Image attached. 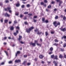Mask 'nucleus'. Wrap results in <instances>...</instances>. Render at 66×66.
<instances>
[{"instance_id": "obj_1", "label": "nucleus", "mask_w": 66, "mask_h": 66, "mask_svg": "<svg viewBox=\"0 0 66 66\" xmlns=\"http://www.w3.org/2000/svg\"><path fill=\"white\" fill-rule=\"evenodd\" d=\"M53 24L55 27H56L57 25H60V23L59 22L55 21L53 22Z\"/></svg>"}, {"instance_id": "obj_2", "label": "nucleus", "mask_w": 66, "mask_h": 66, "mask_svg": "<svg viewBox=\"0 0 66 66\" xmlns=\"http://www.w3.org/2000/svg\"><path fill=\"white\" fill-rule=\"evenodd\" d=\"M34 29V27H30V28H29V29H27L26 31L27 33H30L31 30H33Z\"/></svg>"}, {"instance_id": "obj_3", "label": "nucleus", "mask_w": 66, "mask_h": 66, "mask_svg": "<svg viewBox=\"0 0 66 66\" xmlns=\"http://www.w3.org/2000/svg\"><path fill=\"white\" fill-rule=\"evenodd\" d=\"M11 8L10 7H8L7 8L5 9V11H9V13H11L12 12V11L11 9Z\"/></svg>"}, {"instance_id": "obj_4", "label": "nucleus", "mask_w": 66, "mask_h": 66, "mask_svg": "<svg viewBox=\"0 0 66 66\" xmlns=\"http://www.w3.org/2000/svg\"><path fill=\"white\" fill-rule=\"evenodd\" d=\"M16 33L14 32V36H16V35H17V34L18 33V30H16Z\"/></svg>"}, {"instance_id": "obj_5", "label": "nucleus", "mask_w": 66, "mask_h": 66, "mask_svg": "<svg viewBox=\"0 0 66 66\" xmlns=\"http://www.w3.org/2000/svg\"><path fill=\"white\" fill-rule=\"evenodd\" d=\"M30 45H31L33 47H35V43H32V42L30 43Z\"/></svg>"}, {"instance_id": "obj_6", "label": "nucleus", "mask_w": 66, "mask_h": 66, "mask_svg": "<svg viewBox=\"0 0 66 66\" xmlns=\"http://www.w3.org/2000/svg\"><path fill=\"white\" fill-rule=\"evenodd\" d=\"M20 51H17V53H16L15 56H17V54H20Z\"/></svg>"}, {"instance_id": "obj_7", "label": "nucleus", "mask_w": 66, "mask_h": 66, "mask_svg": "<svg viewBox=\"0 0 66 66\" xmlns=\"http://www.w3.org/2000/svg\"><path fill=\"white\" fill-rule=\"evenodd\" d=\"M21 62V60H16L15 61V63H20Z\"/></svg>"}, {"instance_id": "obj_8", "label": "nucleus", "mask_w": 66, "mask_h": 66, "mask_svg": "<svg viewBox=\"0 0 66 66\" xmlns=\"http://www.w3.org/2000/svg\"><path fill=\"white\" fill-rule=\"evenodd\" d=\"M60 30L61 31H63V32H65V31H66V29L65 28H64L63 29L61 28Z\"/></svg>"}, {"instance_id": "obj_9", "label": "nucleus", "mask_w": 66, "mask_h": 66, "mask_svg": "<svg viewBox=\"0 0 66 66\" xmlns=\"http://www.w3.org/2000/svg\"><path fill=\"white\" fill-rule=\"evenodd\" d=\"M10 15H9L7 13H6L5 14V16H6V17L7 16L9 17H10Z\"/></svg>"}, {"instance_id": "obj_10", "label": "nucleus", "mask_w": 66, "mask_h": 66, "mask_svg": "<svg viewBox=\"0 0 66 66\" xmlns=\"http://www.w3.org/2000/svg\"><path fill=\"white\" fill-rule=\"evenodd\" d=\"M22 38V36H19V40L20 41V40H21V39Z\"/></svg>"}, {"instance_id": "obj_11", "label": "nucleus", "mask_w": 66, "mask_h": 66, "mask_svg": "<svg viewBox=\"0 0 66 66\" xmlns=\"http://www.w3.org/2000/svg\"><path fill=\"white\" fill-rule=\"evenodd\" d=\"M20 6V4L19 3H18L16 4V6H17V7L19 6Z\"/></svg>"}, {"instance_id": "obj_12", "label": "nucleus", "mask_w": 66, "mask_h": 66, "mask_svg": "<svg viewBox=\"0 0 66 66\" xmlns=\"http://www.w3.org/2000/svg\"><path fill=\"white\" fill-rule=\"evenodd\" d=\"M39 57L41 59H42L43 58V56L42 55H40L39 56Z\"/></svg>"}, {"instance_id": "obj_13", "label": "nucleus", "mask_w": 66, "mask_h": 66, "mask_svg": "<svg viewBox=\"0 0 66 66\" xmlns=\"http://www.w3.org/2000/svg\"><path fill=\"white\" fill-rule=\"evenodd\" d=\"M57 57V56L56 55L55 56V60H58Z\"/></svg>"}, {"instance_id": "obj_14", "label": "nucleus", "mask_w": 66, "mask_h": 66, "mask_svg": "<svg viewBox=\"0 0 66 66\" xmlns=\"http://www.w3.org/2000/svg\"><path fill=\"white\" fill-rule=\"evenodd\" d=\"M59 4V6H60V5H61V4H62L63 3V2L62 1H60Z\"/></svg>"}, {"instance_id": "obj_15", "label": "nucleus", "mask_w": 66, "mask_h": 66, "mask_svg": "<svg viewBox=\"0 0 66 66\" xmlns=\"http://www.w3.org/2000/svg\"><path fill=\"white\" fill-rule=\"evenodd\" d=\"M50 51H53V48L52 47H51L50 48Z\"/></svg>"}, {"instance_id": "obj_16", "label": "nucleus", "mask_w": 66, "mask_h": 66, "mask_svg": "<svg viewBox=\"0 0 66 66\" xmlns=\"http://www.w3.org/2000/svg\"><path fill=\"white\" fill-rule=\"evenodd\" d=\"M48 33L47 31H46L45 32V36H48Z\"/></svg>"}, {"instance_id": "obj_17", "label": "nucleus", "mask_w": 66, "mask_h": 66, "mask_svg": "<svg viewBox=\"0 0 66 66\" xmlns=\"http://www.w3.org/2000/svg\"><path fill=\"white\" fill-rule=\"evenodd\" d=\"M23 15H22V14H21L20 15V18H22L23 16Z\"/></svg>"}, {"instance_id": "obj_18", "label": "nucleus", "mask_w": 66, "mask_h": 66, "mask_svg": "<svg viewBox=\"0 0 66 66\" xmlns=\"http://www.w3.org/2000/svg\"><path fill=\"white\" fill-rule=\"evenodd\" d=\"M10 30H14V27H11L10 28Z\"/></svg>"}, {"instance_id": "obj_19", "label": "nucleus", "mask_w": 66, "mask_h": 66, "mask_svg": "<svg viewBox=\"0 0 66 66\" xmlns=\"http://www.w3.org/2000/svg\"><path fill=\"white\" fill-rule=\"evenodd\" d=\"M38 31V32L37 33V34H42V32H39V31Z\"/></svg>"}, {"instance_id": "obj_20", "label": "nucleus", "mask_w": 66, "mask_h": 66, "mask_svg": "<svg viewBox=\"0 0 66 66\" xmlns=\"http://www.w3.org/2000/svg\"><path fill=\"white\" fill-rule=\"evenodd\" d=\"M26 6L27 7H29L30 6V5L29 4H28Z\"/></svg>"}, {"instance_id": "obj_21", "label": "nucleus", "mask_w": 66, "mask_h": 66, "mask_svg": "<svg viewBox=\"0 0 66 66\" xmlns=\"http://www.w3.org/2000/svg\"><path fill=\"white\" fill-rule=\"evenodd\" d=\"M5 52L6 53V55L8 56V52H6V51H5Z\"/></svg>"}, {"instance_id": "obj_22", "label": "nucleus", "mask_w": 66, "mask_h": 66, "mask_svg": "<svg viewBox=\"0 0 66 66\" xmlns=\"http://www.w3.org/2000/svg\"><path fill=\"white\" fill-rule=\"evenodd\" d=\"M54 55H51V58H53V57H54Z\"/></svg>"}, {"instance_id": "obj_23", "label": "nucleus", "mask_w": 66, "mask_h": 66, "mask_svg": "<svg viewBox=\"0 0 66 66\" xmlns=\"http://www.w3.org/2000/svg\"><path fill=\"white\" fill-rule=\"evenodd\" d=\"M8 21V20H5V22L6 23H7V22Z\"/></svg>"}, {"instance_id": "obj_24", "label": "nucleus", "mask_w": 66, "mask_h": 66, "mask_svg": "<svg viewBox=\"0 0 66 66\" xmlns=\"http://www.w3.org/2000/svg\"><path fill=\"white\" fill-rule=\"evenodd\" d=\"M55 42H56V43H57V42H58L59 41L56 39H55Z\"/></svg>"}, {"instance_id": "obj_25", "label": "nucleus", "mask_w": 66, "mask_h": 66, "mask_svg": "<svg viewBox=\"0 0 66 66\" xmlns=\"http://www.w3.org/2000/svg\"><path fill=\"white\" fill-rule=\"evenodd\" d=\"M62 57H63V56H62V55H60L59 56V57L60 58H62Z\"/></svg>"}, {"instance_id": "obj_26", "label": "nucleus", "mask_w": 66, "mask_h": 66, "mask_svg": "<svg viewBox=\"0 0 66 66\" xmlns=\"http://www.w3.org/2000/svg\"><path fill=\"white\" fill-rule=\"evenodd\" d=\"M53 45H55V46H57L58 44H57L55 43Z\"/></svg>"}, {"instance_id": "obj_27", "label": "nucleus", "mask_w": 66, "mask_h": 66, "mask_svg": "<svg viewBox=\"0 0 66 66\" xmlns=\"http://www.w3.org/2000/svg\"><path fill=\"white\" fill-rule=\"evenodd\" d=\"M58 18V16H56L55 17V19H57Z\"/></svg>"}, {"instance_id": "obj_28", "label": "nucleus", "mask_w": 66, "mask_h": 66, "mask_svg": "<svg viewBox=\"0 0 66 66\" xmlns=\"http://www.w3.org/2000/svg\"><path fill=\"white\" fill-rule=\"evenodd\" d=\"M24 14H28V12H25L24 13Z\"/></svg>"}, {"instance_id": "obj_29", "label": "nucleus", "mask_w": 66, "mask_h": 66, "mask_svg": "<svg viewBox=\"0 0 66 66\" xmlns=\"http://www.w3.org/2000/svg\"><path fill=\"white\" fill-rule=\"evenodd\" d=\"M37 45L38 46H41V45H40V44H38V43H37Z\"/></svg>"}, {"instance_id": "obj_30", "label": "nucleus", "mask_w": 66, "mask_h": 66, "mask_svg": "<svg viewBox=\"0 0 66 66\" xmlns=\"http://www.w3.org/2000/svg\"><path fill=\"white\" fill-rule=\"evenodd\" d=\"M63 47H66V44H64Z\"/></svg>"}, {"instance_id": "obj_31", "label": "nucleus", "mask_w": 66, "mask_h": 66, "mask_svg": "<svg viewBox=\"0 0 66 66\" xmlns=\"http://www.w3.org/2000/svg\"><path fill=\"white\" fill-rule=\"evenodd\" d=\"M51 6L50 5L48 6V9H50V8H51Z\"/></svg>"}, {"instance_id": "obj_32", "label": "nucleus", "mask_w": 66, "mask_h": 66, "mask_svg": "<svg viewBox=\"0 0 66 66\" xmlns=\"http://www.w3.org/2000/svg\"><path fill=\"white\" fill-rule=\"evenodd\" d=\"M61 51H64V50L63 49H61Z\"/></svg>"}, {"instance_id": "obj_33", "label": "nucleus", "mask_w": 66, "mask_h": 66, "mask_svg": "<svg viewBox=\"0 0 66 66\" xmlns=\"http://www.w3.org/2000/svg\"><path fill=\"white\" fill-rule=\"evenodd\" d=\"M51 34H54V32H53V31H51Z\"/></svg>"}, {"instance_id": "obj_34", "label": "nucleus", "mask_w": 66, "mask_h": 66, "mask_svg": "<svg viewBox=\"0 0 66 66\" xmlns=\"http://www.w3.org/2000/svg\"><path fill=\"white\" fill-rule=\"evenodd\" d=\"M24 5H23L21 6V7L22 8H24Z\"/></svg>"}, {"instance_id": "obj_35", "label": "nucleus", "mask_w": 66, "mask_h": 66, "mask_svg": "<svg viewBox=\"0 0 66 66\" xmlns=\"http://www.w3.org/2000/svg\"><path fill=\"white\" fill-rule=\"evenodd\" d=\"M30 64H31V63H27V65H28V66H29V65H30Z\"/></svg>"}, {"instance_id": "obj_36", "label": "nucleus", "mask_w": 66, "mask_h": 66, "mask_svg": "<svg viewBox=\"0 0 66 66\" xmlns=\"http://www.w3.org/2000/svg\"><path fill=\"white\" fill-rule=\"evenodd\" d=\"M57 2H59L60 1V0H56Z\"/></svg>"}, {"instance_id": "obj_37", "label": "nucleus", "mask_w": 66, "mask_h": 66, "mask_svg": "<svg viewBox=\"0 0 66 66\" xmlns=\"http://www.w3.org/2000/svg\"><path fill=\"white\" fill-rule=\"evenodd\" d=\"M41 5H44V3L43 2H41Z\"/></svg>"}, {"instance_id": "obj_38", "label": "nucleus", "mask_w": 66, "mask_h": 66, "mask_svg": "<svg viewBox=\"0 0 66 66\" xmlns=\"http://www.w3.org/2000/svg\"><path fill=\"white\" fill-rule=\"evenodd\" d=\"M2 5H3L2 3H0V6H2Z\"/></svg>"}, {"instance_id": "obj_39", "label": "nucleus", "mask_w": 66, "mask_h": 66, "mask_svg": "<svg viewBox=\"0 0 66 66\" xmlns=\"http://www.w3.org/2000/svg\"><path fill=\"white\" fill-rule=\"evenodd\" d=\"M20 43L21 44H24V42L22 41H21L20 42Z\"/></svg>"}, {"instance_id": "obj_40", "label": "nucleus", "mask_w": 66, "mask_h": 66, "mask_svg": "<svg viewBox=\"0 0 66 66\" xmlns=\"http://www.w3.org/2000/svg\"><path fill=\"white\" fill-rule=\"evenodd\" d=\"M24 57H27V55H24Z\"/></svg>"}, {"instance_id": "obj_41", "label": "nucleus", "mask_w": 66, "mask_h": 66, "mask_svg": "<svg viewBox=\"0 0 66 66\" xmlns=\"http://www.w3.org/2000/svg\"><path fill=\"white\" fill-rule=\"evenodd\" d=\"M63 19L64 20H65L66 19V17L65 16H64L63 18Z\"/></svg>"}, {"instance_id": "obj_42", "label": "nucleus", "mask_w": 66, "mask_h": 66, "mask_svg": "<svg viewBox=\"0 0 66 66\" xmlns=\"http://www.w3.org/2000/svg\"><path fill=\"white\" fill-rule=\"evenodd\" d=\"M35 32H36V31H38V29H36L35 30Z\"/></svg>"}, {"instance_id": "obj_43", "label": "nucleus", "mask_w": 66, "mask_h": 66, "mask_svg": "<svg viewBox=\"0 0 66 66\" xmlns=\"http://www.w3.org/2000/svg\"><path fill=\"white\" fill-rule=\"evenodd\" d=\"M9 64H11V63H12V61H10L9 62Z\"/></svg>"}, {"instance_id": "obj_44", "label": "nucleus", "mask_w": 66, "mask_h": 66, "mask_svg": "<svg viewBox=\"0 0 66 66\" xmlns=\"http://www.w3.org/2000/svg\"><path fill=\"white\" fill-rule=\"evenodd\" d=\"M3 19H2L1 20V21L2 22H3Z\"/></svg>"}, {"instance_id": "obj_45", "label": "nucleus", "mask_w": 66, "mask_h": 66, "mask_svg": "<svg viewBox=\"0 0 66 66\" xmlns=\"http://www.w3.org/2000/svg\"><path fill=\"white\" fill-rule=\"evenodd\" d=\"M1 65H4V62H2L1 63Z\"/></svg>"}, {"instance_id": "obj_46", "label": "nucleus", "mask_w": 66, "mask_h": 66, "mask_svg": "<svg viewBox=\"0 0 66 66\" xmlns=\"http://www.w3.org/2000/svg\"><path fill=\"white\" fill-rule=\"evenodd\" d=\"M42 20L43 21H44L45 20V18H43L42 19Z\"/></svg>"}, {"instance_id": "obj_47", "label": "nucleus", "mask_w": 66, "mask_h": 66, "mask_svg": "<svg viewBox=\"0 0 66 66\" xmlns=\"http://www.w3.org/2000/svg\"><path fill=\"white\" fill-rule=\"evenodd\" d=\"M45 22H46V23H48V20H46L45 21Z\"/></svg>"}, {"instance_id": "obj_48", "label": "nucleus", "mask_w": 66, "mask_h": 66, "mask_svg": "<svg viewBox=\"0 0 66 66\" xmlns=\"http://www.w3.org/2000/svg\"><path fill=\"white\" fill-rule=\"evenodd\" d=\"M44 2L45 3H47V1L46 0H45Z\"/></svg>"}, {"instance_id": "obj_49", "label": "nucleus", "mask_w": 66, "mask_h": 66, "mask_svg": "<svg viewBox=\"0 0 66 66\" xmlns=\"http://www.w3.org/2000/svg\"><path fill=\"white\" fill-rule=\"evenodd\" d=\"M16 29H19V27L18 26L16 27Z\"/></svg>"}, {"instance_id": "obj_50", "label": "nucleus", "mask_w": 66, "mask_h": 66, "mask_svg": "<svg viewBox=\"0 0 66 66\" xmlns=\"http://www.w3.org/2000/svg\"><path fill=\"white\" fill-rule=\"evenodd\" d=\"M5 2L6 3H8V2H9V1L7 0L5 1Z\"/></svg>"}, {"instance_id": "obj_51", "label": "nucleus", "mask_w": 66, "mask_h": 66, "mask_svg": "<svg viewBox=\"0 0 66 66\" xmlns=\"http://www.w3.org/2000/svg\"><path fill=\"white\" fill-rule=\"evenodd\" d=\"M17 23V21H14V23Z\"/></svg>"}, {"instance_id": "obj_52", "label": "nucleus", "mask_w": 66, "mask_h": 66, "mask_svg": "<svg viewBox=\"0 0 66 66\" xmlns=\"http://www.w3.org/2000/svg\"><path fill=\"white\" fill-rule=\"evenodd\" d=\"M55 3V2L53 1L51 2V3L52 4H54V3Z\"/></svg>"}, {"instance_id": "obj_53", "label": "nucleus", "mask_w": 66, "mask_h": 66, "mask_svg": "<svg viewBox=\"0 0 66 66\" xmlns=\"http://www.w3.org/2000/svg\"><path fill=\"white\" fill-rule=\"evenodd\" d=\"M25 63H26V62L24 61L23 63V64H24H24H25Z\"/></svg>"}, {"instance_id": "obj_54", "label": "nucleus", "mask_w": 66, "mask_h": 66, "mask_svg": "<svg viewBox=\"0 0 66 66\" xmlns=\"http://www.w3.org/2000/svg\"><path fill=\"white\" fill-rule=\"evenodd\" d=\"M18 15H19V14H18V13H15V15H16L17 16H18Z\"/></svg>"}, {"instance_id": "obj_55", "label": "nucleus", "mask_w": 66, "mask_h": 66, "mask_svg": "<svg viewBox=\"0 0 66 66\" xmlns=\"http://www.w3.org/2000/svg\"><path fill=\"white\" fill-rule=\"evenodd\" d=\"M52 53H53L52 52H50L49 53V54H52Z\"/></svg>"}, {"instance_id": "obj_56", "label": "nucleus", "mask_w": 66, "mask_h": 66, "mask_svg": "<svg viewBox=\"0 0 66 66\" xmlns=\"http://www.w3.org/2000/svg\"><path fill=\"white\" fill-rule=\"evenodd\" d=\"M34 18H37V16H34Z\"/></svg>"}, {"instance_id": "obj_57", "label": "nucleus", "mask_w": 66, "mask_h": 66, "mask_svg": "<svg viewBox=\"0 0 66 66\" xmlns=\"http://www.w3.org/2000/svg\"><path fill=\"white\" fill-rule=\"evenodd\" d=\"M64 57H65V59H66V55L65 54H64Z\"/></svg>"}, {"instance_id": "obj_58", "label": "nucleus", "mask_w": 66, "mask_h": 66, "mask_svg": "<svg viewBox=\"0 0 66 66\" xmlns=\"http://www.w3.org/2000/svg\"><path fill=\"white\" fill-rule=\"evenodd\" d=\"M24 23L25 24H28V23L27 22H25Z\"/></svg>"}, {"instance_id": "obj_59", "label": "nucleus", "mask_w": 66, "mask_h": 66, "mask_svg": "<svg viewBox=\"0 0 66 66\" xmlns=\"http://www.w3.org/2000/svg\"><path fill=\"white\" fill-rule=\"evenodd\" d=\"M34 22H36V20H34Z\"/></svg>"}, {"instance_id": "obj_60", "label": "nucleus", "mask_w": 66, "mask_h": 66, "mask_svg": "<svg viewBox=\"0 0 66 66\" xmlns=\"http://www.w3.org/2000/svg\"><path fill=\"white\" fill-rule=\"evenodd\" d=\"M56 10H57V9H54V11H56Z\"/></svg>"}, {"instance_id": "obj_61", "label": "nucleus", "mask_w": 66, "mask_h": 66, "mask_svg": "<svg viewBox=\"0 0 66 66\" xmlns=\"http://www.w3.org/2000/svg\"><path fill=\"white\" fill-rule=\"evenodd\" d=\"M35 43H37V40H35Z\"/></svg>"}, {"instance_id": "obj_62", "label": "nucleus", "mask_w": 66, "mask_h": 66, "mask_svg": "<svg viewBox=\"0 0 66 66\" xmlns=\"http://www.w3.org/2000/svg\"><path fill=\"white\" fill-rule=\"evenodd\" d=\"M24 20H26V19H27V18L25 17L23 19Z\"/></svg>"}, {"instance_id": "obj_63", "label": "nucleus", "mask_w": 66, "mask_h": 66, "mask_svg": "<svg viewBox=\"0 0 66 66\" xmlns=\"http://www.w3.org/2000/svg\"><path fill=\"white\" fill-rule=\"evenodd\" d=\"M28 15H30V16H32V14H28Z\"/></svg>"}, {"instance_id": "obj_64", "label": "nucleus", "mask_w": 66, "mask_h": 66, "mask_svg": "<svg viewBox=\"0 0 66 66\" xmlns=\"http://www.w3.org/2000/svg\"><path fill=\"white\" fill-rule=\"evenodd\" d=\"M12 23V22L10 21L9 22V24H11V23Z\"/></svg>"}]
</instances>
